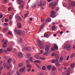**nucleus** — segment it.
<instances>
[{"mask_svg":"<svg viewBox=\"0 0 75 75\" xmlns=\"http://www.w3.org/2000/svg\"><path fill=\"white\" fill-rule=\"evenodd\" d=\"M15 32L16 34L19 35H23L25 34V32L24 31H21L19 30H15Z\"/></svg>","mask_w":75,"mask_h":75,"instance_id":"f257e3e1","label":"nucleus"},{"mask_svg":"<svg viewBox=\"0 0 75 75\" xmlns=\"http://www.w3.org/2000/svg\"><path fill=\"white\" fill-rule=\"evenodd\" d=\"M65 47L66 50L68 51H70L71 50L72 48L70 44L68 43H67L65 45Z\"/></svg>","mask_w":75,"mask_h":75,"instance_id":"f03ea898","label":"nucleus"},{"mask_svg":"<svg viewBox=\"0 0 75 75\" xmlns=\"http://www.w3.org/2000/svg\"><path fill=\"white\" fill-rule=\"evenodd\" d=\"M22 3H24V2L23 0H17V3L18 4L21 5H20V7L21 8H23V5L21 4Z\"/></svg>","mask_w":75,"mask_h":75,"instance_id":"7ed1b4c3","label":"nucleus"},{"mask_svg":"<svg viewBox=\"0 0 75 75\" xmlns=\"http://www.w3.org/2000/svg\"><path fill=\"white\" fill-rule=\"evenodd\" d=\"M39 44L38 45L40 49L41 50L44 47L42 43L39 40H38Z\"/></svg>","mask_w":75,"mask_h":75,"instance_id":"20e7f679","label":"nucleus"},{"mask_svg":"<svg viewBox=\"0 0 75 75\" xmlns=\"http://www.w3.org/2000/svg\"><path fill=\"white\" fill-rule=\"evenodd\" d=\"M25 50H26L28 51H30L31 50V48L30 47H26L23 48V51H24Z\"/></svg>","mask_w":75,"mask_h":75,"instance_id":"39448f33","label":"nucleus"},{"mask_svg":"<svg viewBox=\"0 0 75 75\" xmlns=\"http://www.w3.org/2000/svg\"><path fill=\"white\" fill-rule=\"evenodd\" d=\"M55 13V12L54 11H51V13L52 14H51L50 16V17L54 18H55L56 17V15L54 14Z\"/></svg>","mask_w":75,"mask_h":75,"instance_id":"423d86ee","label":"nucleus"},{"mask_svg":"<svg viewBox=\"0 0 75 75\" xmlns=\"http://www.w3.org/2000/svg\"><path fill=\"white\" fill-rule=\"evenodd\" d=\"M58 47L57 45H55L53 47H52V49H51V50L53 51L56 49L57 50H58Z\"/></svg>","mask_w":75,"mask_h":75,"instance_id":"0eeeda50","label":"nucleus"},{"mask_svg":"<svg viewBox=\"0 0 75 75\" xmlns=\"http://www.w3.org/2000/svg\"><path fill=\"white\" fill-rule=\"evenodd\" d=\"M59 58V57H57L56 59V60H52L51 62H52V63H54L56 62H58Z\"/></svg>","mask_w":75,"mask_h":75,"instance_id":"6e6552de","label":"nucleus"},{"mask_svg":"<svg viewBox=\"0 0 75 75\" xmlns=\"http://www.w3.org/2000/svg\"><path fill=\"white\" fill-rule=\"evenodd\" d=\"M23 57V55L21 52H19L18 54V57L20 58H21Z\"/></svg>","mask_w":75,"mask_h":75,"instance_id":"1a4fd4ad","label":"nucleus"},{"mask_svg":"<svg viewBox=\"0 0 75 75\" xmlns=\"http://www.w3.org/2000/svg\"><path fill=\"white\" fill-rule=\"evenodd\" d=\"M7 41H5L4 42V44H3L2 46L3 47L5 48L7 46Z\"/></svg>","mask_w":75,"mask_h":75,"instance_id":"9d476101","label":"nucleus"},{"mask_svg":"<svg viewBox=\"0 0 75 75\" xmlns=\"http://www.w3.org/2000/svg\"><path fill=\"white\" fill-rule=\"evenodd\" d=\"M50 53L51 52L50 51H47V52H45V53L43 54V55L45 56L48 55H50Z\"/></svg>","mask_w":75,"mask_h":75,"instance_id":"9b49d317","label":"nucleus"},{"mask_svg":"<svg viewBox=\"0 0 75 75\" xmlns=\"http://www.w3.org/2000/svg\"><path fill=\"white\" fill-rule=\"evenodd\" d=\"M71 71V68L70 67L69 68L67 69L66 72L67 74V75H69L70 74V71Z\"/></svg>","mask_w":75,"mask_h":75,"instance_id":"f8f14e48","label":"nucleus"},{"mask_svg":"<svg viewBox=\"0 0 75 75\" xmlns=\"http://www.w3.org/2000/svg\"><path fill=\"white\" fill-rule=\"evenodd\" d=\"M15 18L17 20H19L20 21H21L22 20V19L20 16H16Z\"/></svg>","mask_w":75,"mask_h":75,"instance_id":"ddd939ff","label":"nucleus"},{"mask_svg":"<svg viewBox=\"0 0 75 75\" xmlns=\"http://www.w3.org/2000/svg\"><path fill=\"white\" fill-rule=\"evenodd\" d=\"M12 61V59L11 58L8 59L7 62V64H9L11 63V62Z\"/></svg>","mask_w":75,"mask_h":75,"instance_id":"4468645a","label":"nucleus"},{"mask_svg":"<svg viewBox=\"0 0 75 75\" xmlns=\"http://www.w3.org/2000/svg\"><path fill=\"white\" fill-rule=\"evenodd\" d=\"M50 47L48 46H46L45 48V51H47L50 50Z\"/></svg>","mask_w":75,"mask_h":75,"instance_id":"2eb2a0df","label":"nucleus"},{"mask_svg":"<svg viewBox=\"0 0 75 75\" xmlns=\"http://www.w3.org/2000/svg\"><path fill=\"white\" fill-rule=\"evenodd\" d=\"M56 3H54L53 4V5H52V9L56 7Z\"/></svg>","mask_w":75,"mask_h":75,"instance_id":"dca6fc26","label":"nucleus"},{"mask_svg":"<svg viewBox=\"0 0 75 75\" xmlns=\"http://www.w3.org/2000/svg\"><path fill=\"white\" fill-rule=\"evenodd\" d=\"M25 69V67L22 68L20 70V72L21 73H23V72Z\"/></svg>","mask_w":75,"mask_h":75,"instance_id":"f3484780","label":"nucleus"},{"mask_svg":"<svg viewBox=\"0 0 75 75\" xmlns=\"http://www.w3.org/2000/svg\"><path fill=\"white\" fill-rule=\"evenodd\" d=\"M17 26L19 28H21V25L20 23H18L17 24Z\"/></svg>","mask_w":75,"mask_h":75,"instance_id":"a211bd4d","label":"nucleus"},{"mask_svg":"<svg viewBox=\"0 0 75 75\" xmlns=\"http://www.w3.org/2000/svg\"><path fill=\"white\" fill-rule=\"evenodd\" d=\"M49 34L48 32L45 33L44 35V36L45 37H47L48 36V34Z\"/></svg>","mask_w":75,"mask_h":75,"instance_id":"6ab92c4d","label":"nucleus"},{"mask_svg":"<svg viewBox=\"0 0 75 75\" xmlns=\"http://www.w3.org/2000/svg\"><path fill=\"white\" fill-rule=\"evenodd\" d=\"M51 21V19L50 18H48L46 20V21L47 22H50Z\"/></svg>","mask_w":75,"mask_h":75,"instance_id":"aec40b11","label":"nucleus"},{"mask_svg":"<svg viewBox=\"0 0 75 75\" xmlns=\"http://www.w3.org/2000/svg\"><path fill=\"white\" fill-rule=\"evenodd\" d=\"M55 64L56 66H57L58 67H60V64L58 63V62H56L55 63Z\"/></svg>","mask_w":75,"mask_h":75,"instance_id":"412c9836","label":"nucleus"},{"mask_svg":"<svg viewBox=\"0 0 75 75\" xmlns=\"http://www.w3.org/2000/svg\"><path fill=\"white\" fill-rule=\"evenodd\" d=\"M52 68V65H48L47 66V69L49 70H51Z\"/></svg>","mask_w":75,"mask_h":75,"instance_id":"4be33fe9","label":"nucleus"},{"mask_svg":"<svg viewBox=\"0 0 75 75\" xmlns=\"http://www.w3.org/2000/svg\"><path fill=\"white\" fill-rule=\"evenodd\" d=\"M71 5L72 6H75V1H73L71 3Z\"/></svg>","mask_w":75,"mask_h":75,"instance_id":"5701e85b","label":"nucleus"},{"mask_svg":"<svg viewBox=\"0 0 75 75\" xmlns=\"http://www.w3.org/2000/svg\"><path fill=\"white\" fill-rule=\"evenodd\" d=\"M11 65L10 64H8L6 66V69H9Z\"/></svg>","mask_w":75,"mask_h":75,"instance_id":"b1692460","label":"nucleus"},{"mask_svg":"<svg viewBox=\"0 0 75 75\" xmlns=\"http://www.w3.org/2000/svg\"><path fill=\"white\" fill-rule=\"evenodd\" d=\"M75 66V64L74 63H72L71 64V68L72 69Z\"/></svg>","mask_w":75,"mask_h":75,"instance_id":"393cba45","label":"nucleus"},{"mask_svg":"<svg viewBox=\"0 0 75 75\" xmlns=\"http://www.w3.org/2000/svg\"><path fill=\"white\" fill-rule=\"evenodd\" d=\"M12 50V48L11 47H8L7 49V51H10Z\"/></svg>","mask_w":75,"mask_h":75,"instance_id":"a878e982","label":"nucleus"},{"mask_svg":"<svg viewBox=\"0 0 75 75\" xmlns=\"http://www.w3.org/2000/svg\"><path fill=\"white\" fill-rule=\"evenodd\" d=\"M63 58L62 57H60L59 58V60L61 62L63 61Z\"/></svg>","mask_w":75,"mask_h":75,"instance_id":"bb28decb","label":"nucleus"},{"mask_svg":"<svg viewBox=\"0 0 75 75\" xmlns=\"http://www.w3.org/2000/svg\"><path fill=\"white\" fill-rule=\"evenodd\" d=\"M34 63H40V62L39 60H35L34 62Z\"/></svg>","mask_w":75,"mask_h":75,"instance_id":"cd10ccee","label":"nucleus"},{"mask_svg":"<svg viewBox=\"0 0 75 75\" xmlns=\"http://www.w3.org/2000/svg\"><path fill=\"white\" fill-rule=\"evenodd\" d=\"M42 69L43 70L45 71L46 69L45 66H44L42 68Z\"/></svg>","mask_w":75,"mask_h":75,"instance_id":"c85d7f7f","label":"nucleus"},{"mask_svg":"<svg viewBox=\"0 0 75 75\" xmlns=\"http://www.w3.org/2000/svg\"><path fill=\"white\" fill-rule=\"evenodd\" d=\"M56 69V68L55 67H52V70L54 71Z\"/></svg>","mask_w":75,"mask_h":75,"instance_id":"c756f323","label":"nucleus"},{"mask_svg":"<svg viewBox=\"0 0 75 75\" xmlns=\"http://www.w3.org/2000/svg\"><path fill=\"white\" fill-rule=\"evenodd\" d=\"M31 54L30 53H28L26 55V57L28 58V57H30L31 56Z\"/></svg>","mask_w":75,"mask_h":75,"instance_id":"7c9ffc66","label":"nucleus"},{"mask_svg":"<svg viewBox=\"0 0 75 75\" xmlns=\"http://www.w3.org/2000/svg\"><path fill=\"white\" fill-rule=\"evenodd\" d=\"M23 65V64L22 63H20L18 65V66L20 67H21Z\"/></svg>","mask_w":75,"mask_h":75,"instance_id":"2f4dec72","label":"nucleus"},{"mask_svg":"<svg viewBox=\"0 0 75 75\" xmlns=\"http://www.w3.org/2000/svg\"><path fill=\"white\" fill-rule=\"evenodd\" d=\"M45 21L44 19H43V17H41V21L42 23L43 22Z\"/></svg>","mask_w":75,"mask_h":75,"instance_id":"473e14b6","label":"nucleus"},{"mask_svg":"<svg viewBox=\"0 0 75 75\" xmlns=\"http://www.w3.org/2000/svg\"><path fill=\"white\" fill-rule=\"evenodd\" d=\"M8 25V24L7 23H4L3 24V25H4L5 26H7Z\"/></svg>","mask_w":75,"mask_h":75,"instance_id":"72a5a7b5","label":"nucleus"},{"mask_svg":"<svg viewBox=\"0 0 75 75\" xmlns=\"http://www.w3.org/2000/svg\"><path fill=\"white\" fill-rule=\"evenodd\" d=\"M9 19L10 20H11L12 19V16L11 15H10L9 17Z\"/></svg>","mask_w":75,"mask_h":75,"instance_id":"f704fd0d","label":"nucleus"},{"mask_svg":"<svg viewBox=\"0 0 75 75\" xmlns=\"http://www.w3.org/2000/svg\"><path fill=\"white\" fill-rule=\"evenodd\" d=\"M40 59H42L43 60H45V58L43 57H40Z\"/></svg>","mask_w":75,"mask_h":75,"instance_id":"c9c22d12","label":"nucleus"},{"mask_svg":"<svg viewBox=\"0 0 75 75\" xmlns=\"http://www.w3.org/2000/svg\"><path fill=\"white\" fill-rule=\"evenodd\" d=\"M6 63H4L3 64V66L4 68H6Z\"/></svg>","mask_w":75,"mask_h":75,"instance_id":"e433bc0d","label":"nucleus"},{"mask_svg":"<svg viewBox=\"0 0 75 75\" xmlns=\"http://www.w3.org/2000/svg\"><path fill=\"white\" fill-rule=\"evenodd\" d=\"M3 52V50L2 48L0 49V54H2Z\"/></svg>","mask_w":75,"mask_h":75,"instance_id":"4c0bfd02","label":"nucleus"},{"mask_svg":"<svg viewBox=\"0 0 75 75\" xmlns=\"http://www.w3.org/2000/svg\"><path fill=\"white\" fill-rule=\"evenodd\" d=\"M23 40V39H22V38H20L19 39V42H20V43H21V42H22V41Z\"/></svg>","mask_w":75,"mask_h":75,"instance_id":"58836bf2","label":"nucleus"},{"mask_svg":"<svg viewBox=\"0 0 75 75\" xmlns=\"http://www.w3.org/2000/svg\"><path fill=\"white\" fill-rule=\"evenodd\" d=\"M7 30V28H4L3 30V31L4 32H6Z\"/></svg>","mask_w":75,"mask_h":75,"instance_id":"ea45409f","label":"nucleus"},{"mask_svg":"<svg viewBox=\"0 0 75 75\" xmlns=\"http://www.w3.org/2000/svg\"><path fill=\"white\" fill-rule=\"evenodd\" d=\"M42 2H40V3L38 4V6H42Z\"/></svg>","mask_w":75,"mask_h":75,"instance_id":"a19ab883","label":"nucleus"},{"mask_svg":"<svg viewBox=\"0 0 75 75\" xmlns=\"http://www.w3.org/2000/svg\"><path fill=\"white\" fill-rule=\"evenodd\" d=\"M54 55H55V52L53 53L52 54V56L53 57V56H54Z\"/></svg>","mask_w":75,"mask_h":75,"instance_id":"79ce46f5","label":"nucleus"},{"mask_svg":"<svg viewBox=\"0 0 75 75\" xmlns=\"http://www.w3.org/2000/svg\"><path fill=\"white\" fill-rule=\"evenodd\" d=\"M30 61L31 62H33L32 57H30Z\"/></svg>","mask_w":75,"mask_h":75,"instance_id":"37998d69","label":"nucleus"},{"mask_svg":"<svg viewBox=\"0 0 75 75\" xmlns=\"http://www.w3.org/2000/svg\"><path fill=\"white\" fill-rule=\"evenodd\" d=\"M16 60H13V63L14 65H15L16 64Z\"/></svg>","mask_w":75,"mask_h":75,"instance_id":"c03bdc74","label":"nucleus"},{"mask_svg":"<svg viewBox=\"0 0 75 75\" xmlns=\"http://www.w3.org/2000/svg\"><path fill=\"white\" fill-rule=\"evenodd\" d=\"M4 58L5 60H6V59H7V57L6 56H4Z\"/></svg>","mask_w":75,"mask_h":75,"instance_id":"a18cd8bd","label":"nucleus"},{"mask_svg":"<svg viewBox=\"0 0 75 75\" xmlns=\"http://www.w3.org/2000/svg\"><path fill=\"white\" fill-rule=\"evenodd\" d=\"M26 63L28 64H29L30 63L27 60L26 61Z\"/></svg>","mask_w":75,"mask_h":75,"instance_id":"49530a36","label":"nucleus"},{"mask_svg":"<svg viewBox=\"0 0 75 75\" xmlns=\"http://www.w3.org/2000/svg\"><path fill=\"white\" fill-rule=\"evenodd\" d=\"M64 64L65 66H67L68 63H67L65 62L64 63Z\"/></svg>","mask_w":75,"mask_h":75,"instance_id":"de8ad7c7","label":"nucleus"},{"mask_svg":"<svg viewBox=\"0 0 75 75\" xmlns=\"http://www.w3.org/2000/svg\"><path fill=\"white\" fill-rule=\"evenodd\" d=\"M69 55H68V56H67V61H68L69 59Z\"/></svg>","mask_w":75,"mask_h":75,"instance_id":"09e8293b","label":"nucleus"},{"mask_svg":"<svg viewBox=\"0 0 75 75\" xmlns=\"http://www.w3.org/2000/svg\"><path fill=\"white\" fill-rule=\"evenodd\" d=\"M73 57H74V56H73V55L71 54V55L70 56L71 59H73Z\"/></svg>","mask_w":75,"mask_h":75,"instance_id":"8fccbe9b","label":"nucleus"},{"mask_svg":"<svg viewBox=\"0 0 75 75\" xmlns=\"http://www.w3.org/2000/svg\"><path fill=\"white\" fill-rule=\"evenodd\" d=\"M31 69H28L27 70V71L29 72V71H31Z\"/></svg>","mask_w":75,"mask_h":75,"instance_id":"3c124183","label":"nucleus"},{"mask_svg":"<svg viewBox=\"0 0 75 75\" xmlns=\"http://www.w3.org/2000/svg\"><path fill=\"white\" fill-rule=\"evenodd\" d=\"M3 51H4V52H5L6 53H7V51H6V49L3 50Z\"/></svg>","mask_w":75,"mask_h":75,"instance_id":"603ef678","label":"nucleus"},{"mask_svg":"<svg viewBox=\"0 0 75 75\" xmlns=\"http://www.w3.org/2000/svg\"><path fill=\"white\" fill-rule=\"evenodd\" d=\"M28 15V13H27L26 14H25L24 15V17H26Z\"/></svg>","mask_w":75,"mask_h":75,"instance_id":"864d4df0","label":"nucleus"},{"mask_svg":"<svg viewBox=\"0 0 75 75\" xmlns=\"http://www.w3.org/2000/svg\"><path fill=\"white\" fill-rule=\"evenodd\" d=\"M55 28V26H53L52 27V30H54Z\"/></svg>","mask_w":75,"mask_h":75,"instance_id":"5fc2aeb1","label":"nucleus"},{"mask_svg":"<svg viewBox=\"0 0 75 75\" xmlns=\"http://www.w3.org/2000/svg\"><path fill=\"white\" fill-rule=\"evenodd\" d=\"M52 4V3L50 2V4H49V6H51Z\"/></svg>","mask_w":75,"mask_h":75,"instance_id":"6e6d98bb","label":"nucleus"},{"mask_svg":"<svg viewBox=\"0 0 75 75\" xmlns=\"http://www.w3.org/2000/svg\"><path fill=\"white\" fill-rule=\"evenodd\" d=\"M31 67L30 65L28 64V65H27V67L28 68H29L30 67Z\"/></svg>","mask_w":75,"mask_h":75,"instance_id":"4d7b16f0","label":"nucleus"},{"mask_svg":"<svg viewBox=\"0 0 75 75\" xmlns=\"http://www.w3.org/2000/svg\"><path fill=\"white\" fill-rule=\"evenodd\" d=\"M8 21V19H5V22H7Z\"/></svg>","mask_w":75,"mask_h":75,"instance_id":"13d9d810","label":"nucleus"},{"mask_svg":"<svg viewBox=\"0 0 75 75\" xmlns=\"http://www.w3.org/2000/svg\"><path fill=\"white\" fill-rule=\"evenodd\" d=\"M53 0H47V2H50L51 1H53Z\"/></svg>","mask_w":75,"mask_h":75,"instance_id":"bf43d9fd","label":"nucleus"},{"mask_svg":"<svg viewBox=\"0 0 75 75\" xmlns=\"http://www.w3.org/2000/svg\"><path fill=\"white\" fill-rule=\"evenodd\" d=\"M7 75H11V74L10 73V72H8L7 73Z\"/></svg>","mask_w":75,"mask_h":75,"instance_id":"052dcab7","label":"nucleus"},{"mask_svg":"<svg viewBox=\"0 0 75 75\" xmlns=\"http://www.w3.org/2000/svg\"><path fill=\"white\" fill-rule=\"evenodd\" d=\"M8 34H9L10 35H11V33L10 32H9L8 33Z\"/></svg>","mask_w":75,"mask_h":75,"instance_id":"680f3d73","label":"nucleus"},{"mask_svg":"<svg viewBox=\"0 0 75 75\" xmlns=\"http://www.w3.org/2000/svg\"><path fill=\"white\" fill-rule=\"evenodd\" d=\"M17 73L18 75H21V74H20L18 72H17Z\"/></svg>","mask_w":75,"mask_h":75,"instance_id":"e2e57ef3","label":"nucleus"},{"mask_svg":"<svg viewBox=\"0 0 75 75\" xmlns=\"http://www.w3.org/2000/svg\"><path fill=\"white\" fill-rule=\"evenodd\" d=\"M30 20L31 21H33V19L32 18H30Z\"/></svg>","mask_w":75,"mask_h":75,"instance_id":"0e129e2a","label":"nucleus"},{"mask_svg":"<svg viewBox=\"0 0 75 75\" xmlns=\"http://www.w3.org/2000/svg\"><path fill=\"white\" fill-rule=\"evenodd\" d=\"M13 23V21H10L9 23L10 24H12V23Z\"/></svg>","mask_w":75,"mask_h":75,"instance_id":"69168bd1","label":"nucleus"},{"mask_svg":"<svg viewBox=\"0 0 75 75\" xmlns=\"http://www.w3.org/2000/svg\"><path fill=\"white\" fill-rule=\"evenodd\" d=\"M35 58H36L37 59H38V57H37V55H35Z\"/></svg>","mask_w":75,"mask_h":75,"instance_id":"338daca9","label":"nucleus"},{"mask_svg":"<svg viewBox=\"0 0 75 75\" xmlns=\"http://www.w3.org/2000/svg\"><path fill=\"white\" fill-rule=\"evenodd\" d=\"M43 27V26H42L40 28V30H41V29Z\"/></svg>","mask_w":75,"mask_h":75,"instance_id":"774afa93","label":"nucleus"}]
</instances>
